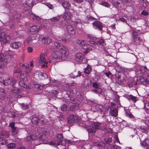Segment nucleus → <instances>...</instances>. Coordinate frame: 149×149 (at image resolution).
<instances>
[{
	"label": "nucleus",
	"mask_w": 149,
	"mask_h": 149,
	"mask_svg": "<svg viewBox=\"0 0 149 149\" xmlns=\"http://www.w3.org/2000/svg\"><path fill=\"white\" fill-rule=\"evenodd\" d=\"M54 45L57 49L64 52L62 53L60 51L54 52L52 56L54 58L65 61H69L71 59L72 57L70 54L68 48L58 42H55Z\"/></svg>",
	"instance_id": "obj_1"
},
{
	"label": "nucleus",
	"mask_w": 149,
	"mask_h": 149,
	"mask_svg": "<svg viewBox=\"0 0 149 149\" xmlns=\"http://www.w3.org/2000/svg\"><path fill=\"white\" fill-rule=\"evenodd\" d=\"M4 54L5 55V57L2 53L0 54V62H2L4 65H7L10 61L8 58L9 57L10 58L13 56L15 54V52L10 50L6 51L4 52Z\"/></svg>",
	"instance_id": "obj_2"
},
{
	"label": "nucleus",
	"mask_w": 149,
	"mask_h": 149,
	"mask_svg": "<svg viewBox=\"0 0 149 149\" xmlns=\"http://www.w3.org/2000/svg\"><path fill=\"white\" fill-rule=\"evenodd\" d=\"M77 43L82 46H84V48L82 50L84 54H86L93 48V47L90 44H86L85 40H77L76 41Z\"/></svg>",
	"instance_id": "obj_3"
},
{
	"label": "nucleus",
	"mask_w": 149,
	"mask_h": 149,
	"mask_svg": "<svg viewBox=\"0 0 149 149\" xmlns=\"http://www.w3.org/2000/svg\"><path fill=\"white\" fill-rule=\"evenodd\" d=\"M10 36L7 34L5 32H3L0 33V41L1 43H8L11 41Z\"/></svg>",
	"instance_id": "obj_4"
},
{
	"label": "nucleus",
	"mask_w": 149,
	"mask_h": 149,
	"mask_svg": "<svg viewBox=\"0 0 149 149\" xmlns=\"http://www.w3.org/2000/svg\"><path fill=\"white\" fill-rule=\"evenodd\" d=\"M87 37L90 40H89V43L95 45H97L99 44L102 45L104 42V41L103 39H100L98 41H96V38L92 35H87Z\"/></svg>",
	"instance_id": "obj_5"
},
{
	"label": "nucleus",
	"mask_w": 149,
	"mask_h": 149,
	"mask_svg": "<svg viewBox=\"0 0 149 149\" xmlns=\"http://www.w3.org/2000/svg\"><path fill=\"white\" fill-rule=\"evenodd\" d=\"M136 74L140 76L145 75L146 74L147 77L149 78V70L146 66H143L139 69H138L135 71Z\"/></svg>",
	"instance_id": "obj_6"
},
{
	"label": "nucleus",
	"mask_w": 149,
	"mask_h": 149,
	"mask_svg": "<svg viewBox=\"0 0 149 149\" xmlns=\"http://www.w3.org/2000/svg\"><path fill=\"white\" fill-rule=\"evenodd\" d=\"M75 61L79 63H85L86 61H83V55L81 52H78L75 55Z\"/></svg>",
	"instance_id": "obj_7"
},
{
	"label": "nucleus",
	"mask_w": 149,
	"mask_h": 149,
	"mask_svg": "<svg viewBox=\"0 0 149 149\" xmlns=\"http://www.w3.org/2000/svg\"><path fill=\"white\" fill-rule=\"evenodd\" d=\"M39 62L40 64L41 65V68L46 67H47V62L46 61L45 55L43 54H41L40 56V59H39Z\"/></svg>",
	"instance_id": "obj_8"
},
{
	"label": "nucleus",
	"mask_w": 149,
	"mask_h": 149,
	"mask_svg": "<svg viewBox=\"0 0 149 149\" xmlns=\"http://www.w3.org/2000/svg\"><path fill=\"white\" fill-rule=\"evenodd\" d=\"M79 119V118L77 115L71 114L69 116L68 118V122L69 123L71 124L77 122Z\"/></svg>",
	"instance_id": "obj_9"
},
{
	"label": "nucleus",
	"mask_w": 149,
	"mask_h": 149,
	"mask_svg": "<svg viewBox=\"0 0 149 149\" xmlns=\"http://www.w3.org/2000/svg\"><path fill=\"white\" fill-rule=\"evenodd\" d=\"M39 40L41 41L42 43L47 45L50 44L52 42V39L49 37H44L42 38V35L39 36Z\"/></svg>",
	"instance_id": "obj_10"
},
{
	"label": "nucleus",
	"mask_w": 149,
	"mask_h": 149,
	"mask_svg": "<svg viewBox=\"0 0 149 149\" xmlns=\"http://www.w3.org/2000/svg\"><path fill=\"white\" fill-rule=\"evenodd\" d=\"M145 134L143 133L142 135L141 134L139 135V138L141 141V144L142 146H147L149 144V139L148 138L145 139L144 140H143L142 142H141V140L144 138H143V137L144 136H145Z\"/></svg>",
	"instance_id": "obj_11"
},
{
	"label": "nucleus",
	"mask_w": 149,
	"mask_h": 149,
	"mask_svg": "<svg viewBox=\"0 0 149 149\" xmlns=\"http://www.w3.org/2000/svg\"><path fill=\"white\" fill-rule=\"evenodd\" d=\"M26 41L29 45H32L36 42V36H29L26 39Z\"/></svg>",
	"instance_id": "obj_12"
},
{
	"label": "nucleus",
	"mask_w": 149,
	"mask_h": 149,
	"mask_svg": "<svg viewBox=\"0 0 149 149\" xmlns=\"http://www.w3.org/2000/svg\"><path fill=\"white\" fill-rule=\"evenodd\" d=\"M93 28L95 29H98L100 30H102L103 27L102 23L99 21H95L93 24Z\"/></svg>",
	"instance_id": "obj_13"
},
{
	"label": "nucleus",
	"mask_w": 149,
	"mask_h": 149,
	"mask_svg": "<svg viewBox=\"0 0 149 149\" xmlns=\"http://www.w3.org/2000/svg\"><path fill=\"white\" fill-rule=\"evenodd\" d=\"M66 29L68 34L74 35L75 33V31L73 27L70 25H68L66 27Z\"/></svg>",
	"instance_id": "obj_14"
},
{
	"label": "nucleus",
	"mask_w": 149,
	"mask_h": 149,
	"mask_svg": "<svg viewBox=\"0 0 149 149\" xmlns=\"http://www.w3.org/2000/svg\"><path fill=\"white\" fill-rule=\"evenodd\" d=\"M40 29L38 26L37 27L36 26H31L30 28V32L31 34H36L40 31Z\"/></svg>",
	"instance_id": "obj_15"
},
{
	"label": "nucleus",
	"mask_w": 149,
	"mask_h": 149,
	"mask_svg": "<svg viewBox=\"0 0 149 149\" xmlns=\"http://www.w3.org/2000/svg\"><path fill=\"white\" fill-rule=\"evenodd\" d=\"M57 142H55V143L52 142H50L49 143V144L50 145H58L61 144L63 146H65L66 144V142L65 141L63 140L59 139L57 140Z\"/></svg>",
	"instance_id": "obj_16"
},
{
	"label": "nucleus",
	"mask_w": 149,
	"mask_h": 149,
	"mask_svg": "<svg viewBox=\"0 0 149 149\" xmlns=\"http://www.w3.org/2000/svg\"><path fill=\"white\" fill-rule=\"evenodd\" d=\"M21 45V43L19 42H15L12 43L10 45V47L15 49H17Z\"/></svg>",
	"instance_id": "obj_17"
},
{
	"label": "nucleus",
	"mask_w": 149,
	"mask_h": 149,
	"mask_svg": "<svg viewBox=\"0 0 149 149\" xmlns=\"http://www.w3.org/2000/svg\"><path fill=\"white\" fill-rule=\"evenodd\" d=\"M33 63L31 62H30V65L27 64H26V65L25 66L26 73H28L31 71L33 68Z\"/></svg>",
	"instance_id": "obj_18"
},
{
	"label": "nucleus",
	"mask_w": 149,
	"mask_h": 149,
	"mask_svg": "<svg viewBox=\"0 0 149 149\" xmlns=\"http://www.w3.org/2000/svg\"><path fill=\"white\" fill-rule=\"evenodd\" d=\"M109 114L112 116L114 117L117 116L118 114L117 109L116 108L111 109L110 111Z\"/></svg>",
	"instance_id": "obj_19"
},
{
	"label": "nucleus",
	"mask_w": 149,
	"mask_h": 149,
	"mask_svg": "<svg viewBox=\"0 0 149 149\" xmlns=\"http://www.w3.org/2000/svg\"><path fill=\"white\" fill-rule=\"evenodd\" d=\"M140 81L143 84H149V78H146L143 77H141L140 78Z\"/></svg>",
	"instance_id": "obj_20"
},
{
	"label": "nucleus",
	"mask_w": 149,
	"mask_h": 149,
	"mask_svg": "<svg viewBox=\"0 0 149 149\" xmlns=\"http://www.w3.org/2000/svg\"><path fill=\"white\" fill-rule=\"evenodd\" d=\"M71 17V14L69 12H67L64 13L63 18L65 20H70Z\"/></svg>",
	"instance_id": "obj_21"
},
{
	"label": "nucleus",
	"mask_w": 149,
	"mask_h": 149,
	"mask_svg": "<svg viewBox=\"0 0 149 149\" xmlns=\"http://www.w3.org/2000/svg\"><path fill=\"white\" fill-rule=\"evenodd\" d=\"M92 81L89 79H86L84 80V85L85 87L89 86L91 85Z\"/></svg>",
	"instance_id": "obj_22"
},
{
	"label": "nucleus",
	"mask_w": 149,
	"mask_h": 149,
	"mask_svg": "<svg viewBox=\"0 0 149 149\" xmlns=\"http://www.w3.org/2000/svg\"><path fill=\"white\" fill-rule=\"evenodd\" d=\"M102 124L99 123H94L92 124V127L95 130L100 129L101 127Z\"/></svg>",
	"instance_id": "obj_23"
},
{
	"label": "nucleus",
	"mask_w": 149,
	"mask_h": 149,
	"mask_svg": "<svg viewBox=\"0 0 149 149\" xmlns=\"http://www.w3.org/2000/svg\"><path fill=\"white\" fill-rule=\"evenodd\" d=\"M104 108L101 105L97 104L95 106V109L96 111L102 112L104 109Z\"/></svg>",
	"instance_id": "obj_24"
},
{
	"label": "nucleus",
	"mask_w": 149,
	"mask_h": 149,
	"mask_svg": "<svg viewBox=\"0 0 149 149\" xmlns=\"http://www.w3.org/2000/svg\"><path fill=\"white\" fill-rule=\"evenodd\" d=\"M20 92V90L18 89H16L13 90L12 91V92L14 94L15 93H16L15 95V96L16 97L19 98L22 97V96L20 95H17V94L19 93Z\"/></svg>",
	"instance_id": "obj_25"
},
{
	"label": "nucleus",
	"mask_w": 149,
	"mask_h": 149,
	"mask_svg": "<svg viewBox=\"0 0 149 149\" xmlns=\"http://www.w3.org/2000/svg\"><path fill=\"white\" fill-rule=\"evenodd\" d=\"M108 149H121L120 147L114 144H109L107 146Z\"/></svg>",
	"instance_id": "obj_26"
},
{
	"label": "nucleus",
	"mask_w": 149,
	"mask_h": 149,
	"mask_svg": "<svg viewBox=\"0 0 149 149\" xmlns=\"http://www.w3.org/2000/svg\"><path fill=\"white\" fill-rule=\"evenodd\" d=\"M7 143V140L3 137L0 138V145H4Z\"/></svg>",
	"instance_id": "obj_27"
},
{
	"label": "nucleus",
	"mask_w": 149,
	"mask_h": 149,
	"mask_svg": "<svg viewBox=\"0 0 149 149\" xmlns=\"http://www.w3.org/2000/svg\"><path fill=\"white\" fill-rule=\"evenodd\" d=\"M126 97L128 99L131 100L134 102H136L137 100L136 97L133 96L132 95H127Z\"/></svg>",
	"instance_id": "obj_28"
},
{
	"label": "nucleus",
	"mask_w": 149,
	"mask_h": 149,
	"mask_svg": "<svg viewBox=\"0 0 149 149\" xmlns=\"http://www.w3.org/2000/svg\"><path fill=\"white\" fill-rule=\"evenodd\" d=\"M62 6L64 8L69 9L70 7V4L67 1H64L62 3Z\"/></svg>",
	"instance_id": "obj_29"
},
{
	"label": "nucleus",
	"mask_w": 149,
	"mask_h": 149,
	"mask_svg": "<svg viewBox=\"0 0 149 149\" xmlns=\"http://www.w3.org/2000/svg\"><path fill=\"white\" fill-rule=\"evenodd\" d=\"M20 86L26 88H29V87L23 81H21L19 83Z\"/></svg>",
	"instance_id": "obj_30"
},
{
	"label": "nucleus",
	"mask_w": 149,
	"mask_h": 149,
	"mask_svg": "<svg viewBox=\"0 0 149 149\" xmlns=\"http://www.w3.org/2000/svg\"><path fill=\"white\" fill-rule=\"evenodd\" d=\"M36 3H34L32 0H27L26 3H25L26 5L29 6H32L35 4Z\"/></svg>",
	"instance_id": "obj_31"
},
{
	"label": "nucleus",
	"mask_w": 149,
	"mask_h": 149,
	"mask_svg": "<svg viewBox=\"0 0 149 149\" xmlns=\"http://www.w3.org/2000/svg\"><path fill=\"white\" fill-rule=\"evenodd\" d=\"M91 70V66L90 65H88L85 69L84 72L86 74H89L90 73Z\"/></svg>",
	"instance_id": "obj_32"
},
{
	"label": "nucleus",
	"mask_w": 149,
	"mask_h": 149,
	"mask_svg": "<svg viewBox=\"0 0 149 149\" xmlns=\"http://www.w3.org/2000/svg\"><path fill=\"white\" fill-rule=\"evenodd\" d=\"M1 134V136L4 137L5 138L8 137L10 135L9 133L8 132L5 131L2 132Z\"/></svg>",
	"instance_id": "obj_33"
},
{
	"label": "nucleus",
	"mask_w": 149,
	"mask_h": 149,
	"mask_svg": "<svg viewBox=\"0 0 149 149\" xmlns=\"http://www.w3.org/2000/svg\"><path fill=\"white\" fill-rule=\"evenodd\" d=\"M37 138V137L35 135H32L29 136H28L26 138V140L27 141H30L31 140L36 139Z\"/></svg>",
	"instance_id": "obj_34"
},
{
	"label": "nucleus",
	"mask_w": 149,
	"mask_h": 149,
	"mask_svg": "<svg viewBox=\"0 0 149 149\" xmlns=\"http://www.w3.org/2000/svg\"><path fill=\"white\" fill-rule=\"evenodd\" d=\"M39 118L37 117H34L31 120V122L34 124H37L39 122Z\"/></svg>",
	"instance_id": "obj_35"
},
{
	"label": "nucleus",
	"mask_w": 149,
	"mask_h": 149,
	"mask_svg": "<svg viewBox=\"0 0 149 149\" xmlns=\"http://www.w3.org/2000/svg\"><path fill=\"white\" fill-rule=\"evenodd\" d=\"M33 87L40 90L42 89L43 88V86L37 84H34L33 85Z\"/></svg>",
	"instance_id": "obj_36"
},
{
	"label": "nucleus",
	"mask_w": 149,
	"mask_h": 149,
	"mask_svg": "<svg viewBox=\"0 0 149 149\" xmlns=\"http://www.w3.org/2000/svg\"><path fill=\"white\" fill-rule=\"evenodd\" d=\"M81 75V72L79 71L78 72L74 71V74L72 77L73 78H75L76 77H79Z\"/></svg>",
	"instance_id": "obj_37"
},
{
	"label": "nucleus",
	"mask_w": 149,
	"mask_h": 149,
	"mask_svg": "<svg viewBox=\"0 0 149 149\" xmlns=\"http://www.w3.org/2000/svg\"><path fill=\"white\" fill-rule=\"evenodd\" d=\"M144 108L146 111L149 113V102L144 104Z\"/></svg>",
	"instance_id": "obj_38"
},
{
	"label": "nucleus",
	"mask_w": 149,
	"mask_h": 149,
	"mask_svg": "<svg viewBox=\"0 0 149 149\" xmlns=\"http://www.w3.org/2000/svg\"><path fill=\"white\" fill-rule=\"evenodd\" d=\"M6 95L5 91L2 88H0V97H3Z\"/></svg>",
	"instance_id": "obj_39"
},
{
	"label": "nucleus",
	"mask_w": 149,
	"mask_h": 149,
	"mask_svg": "<svg viewBox=\"0 0 149 149\" xmlns=\"http://www.w3.org/2000/svg\"><path fill=\"white\" fill-rule=\"evenodd\" d=\"M136 45L139 44L140 42V39L138 36L133 39Z\"/></svg>",
	"instance_id": "obj_40"
},
{
	"label": "nucleus",
	"mask_w": 149,
	"mask_h": 149,
	"mask_svg": "<svg viewBox=\"0 0 149 149\" xmlns=\"http://www.w3.org/2000/svg\"><path fill=\"white\" fill-rule=\"evenodd\" d=\"M125 115L127 116L130 118H133L134 117L130 111H126Z\"/></svg>",
	"instance_id": "obj_41"
},
{
	"label": "nucleus",
	"mask_w": 149,
	"mask_h": 149,
	"mask_svg": "<svg viewBox=\"0 0 149 149\" xmlns=\"http://www.w3.org/2000/svg\"><path fill=\"white\" fill-rule=\"evenodd\" d=\"M15 146V144L14 143H10L7 145L8 148L10 149L14 148Z\"/></svg>",
	"instance_id": "obj_42"
},
{
	"label": "nucleus",
	"mask_w": 149,
	"mask_h": 149,
	"mask_svg": "<svg viewBox=\"0 0 149 149\" xmlns=\"http://www.w3.org/2000/svg\"><path fill=\"white\" fill-rule=\"evenodd\" d=\"M102 89L100 88H98L96 89H93L92 91L95 92L96 93L100 94L102 92Z\"/></svg>",
	"instance_id": "obj_43"
},
{
	"label": "nucleus",
	"mask_w": 149,
	"mask_h": 149,
	"mask_svg": "<svg viewBox=\"0 0 149 149\" xmlns=\"http://www.w3.org/2000/svg\"><path fill=\"white\" fill-rule=\"evenodd\" d=\"M11 83V80L9 79H7L5 81H4L3 84L7 86L10 85Z\"/></svg>",
	"instance_id": "obj_44"
},
{
	"label": "nucleus",
	"mask_w": 149,
	"mask_h": 149,
	"mask_svg": "<svg viewBox=\"0 0 149 149\" xmlns=\"http://www.w3.org/2000/svg\"><path fill=\"white\" fill-rule=\"evenodd\" d=\"M60 18V16H58L57 17H55L51 18V20L52 22H55L58 21Z\"/></svg>",
	"instance_id": "obj_45"
},
{
	"label": "nucleus",
	"mask_w": 149,
	"mask_h": 149,
	"mask_svg": "<svg viewBox=\"0 0 149 149\" xmlns=\"http://www.w3.org/2000/svg\"><path fill=\"white\" fill-rule=\"evenodd\" d=\"M61 40L63 42L66 43H69L70 41L69 39H66V38L64 37H62Z\"/></svg>",
	"instance_id": "obj_46"
},
{
	"label": "nucleus",
	"mask_w": 149,
	"mask_h": 149,
	"mask_svg": "<svg viewBox=\"0 0 149 149\" xmlns=\"http://www.w3.org/2000/svg\"><path fill=\"white\" fill-rule=\"evenodd\" d=\"M100 4L102 6L107 7H109L110 6V5L108 3L105 2H101Z\"/></svg>",
	"instance_id": "obj_47"
},
{
	"label": "nucleus",
	"mask_w": 149,
	"mask_h": 149,
	"mask_svg": "<svg viewBox=\"0 0 149 149\" xmlns=\"http://www.w3.org/2000/svg\"><path fill=\"white\" fill-rule=\"evenodd\" d=\"M106 142L108 145L110 144L112 141V139L110 138H107L105 139Z\"/></svg>",
	"instance_id": "obj_48"
},
{
	"label": "nucleus",
	"mask_w": 149,
	"mask_h": 149,
	"mask_svg": "<svg viewBox=\"0 0 149 149\" xmlns=\"http://www.w3.org/2000/svg\"><path fill=\"white\" fill-rule=\"evenodd\" d=\"M30 17H32V18L33 19H36L38 20L40 19L39 17L38 16H37L33 14H31Z\"/></svg>",
	"instance_id": "obj_49"
},
{
	"label": "nucleus",
	"mask_w": 149,
	"mask_h": 149,
	"mask_svg": "<svg viewBox=\"0 0 149 149\" xmlns=\"http://www.w3.org/2000/svg\"><path fill=\"white\" fill-rule=\"evenodd\" d=\"M89 133H94L95 132V129L93 128H90L87 129Z\"/></svg>",
	"instance_id": "obj_50"
},
{
	"label": "nucleus",
	"mask_w": 149,
	"mask_h": 149,
	"mask_svg": "<svg viewBox=\"0 0 149 149\" xmlns=\"http://www.w3.org/2000/svg\"><path fill=\"white\" fill-rule=\"evenodd\" d=\"M114 143H118V142L120 143V142L118 138V135L116 134H115L114 136Z\"/></svg>",
	"instance_id": "obj_51"
},
{
	"label": "nucleus",
	"mask_w": 149,
	"mask_h": 149,
	"mask_svg": "<svg viewBox=\"0 0 149 149\" xmlns=\"http://www.w3.org/2000/svg\"><path fill=\"white\" fill-rule=\"evenodd\" d=\"M61 110L63 111H65L67 109V106L65 104H63L61 106Z\"/></svg>",
	"instance_id": "obj_52"
},
{
	"label": "nucleus",
	"mask_w": 149,
	"mask_h": 149,
	"mask_svg": "<svg viewBox=\"0 0 149 149\" xmlns=\"http://www.w3.org/2000/svg\"><path fill=\"white\" fill-rule=\"evenodd\" d=\"M22 109L24 110H26L28 109V107L27 105H25L24 104H21Z\"/></svg>",
	"instance_id": "obj_53"
},
{
	"label": "nucleus",
	"mask_w": 149,
	"mask_h": 149,
	"mask_svg": "<svg viewBox=\"0 0 149 149\" xmlns=\"http://www.w3.org/2000/svg\"><path fill=\"white\" fill-rule=\"evenodd\" d=\"M132 38L133 39L138 37L137 32L134 31H132Z\"/></svg>",
	"instance_id": "obj_54"
},
{
	"label": "nucleus",
	"mask_w": 149,
	"mask_h": 149,
	"mask_svg": "<svg viewBox=\"0 0 149 149\" xmlns=\"http://www.w3.org/2000/svg\"><path fill=\"white\" fill-rule=\"evenodd\" d=\"M141 14L144 16H147L148 15V12L145 10H143L141 13Z\"/></svg>",
	"instance_id": "obj_55"
},
{
	"label": "nucleus",
	"mask_w": 149,
	"mask_h": 149,
	"mask_svg": "<svg viewBox=\"0 0 149 149\" xmlns=\"http://www.w3.org/2000/svg\"><path fill=\"white\" fill-rule=\"evenodd\" d=\"M12 128V131L13 133V135L15 136L17 134V133H15V132L16 131V127H13L11 128Z\"/></svg>",
	"instance_id": "obj_56"
},
{
	"label": "nucleus",
	"mask_w": 149,
	"mask_h": 149,
	"mask_svg": "<svg viewBox=\"0 0 149 149\" xmlns=\"http://www.w3.org/2000/svg\"><path fill=\"white\" fill-rule=\"evenodd\" d=\"M56 137L58 139H62L63 138V136L62 134L61 133L58 134L56 135Z\"/></svg>",
	"instance_id": "obj_57"
},
{
	"label": "nucleus",
	"mask_w": 149,
	"mask_h": 149,
	"mask_svg": "<svg viewBox=\"0 0 149 149\" xmlns=\"http://www.w3.org/2000/svg\"><path fill=\"white\" fill-rule=\"evenodd\" d=\"M45 5L46 6H47L50 9H52V8H53L52 5L49 3H45Z\"/></svg>",
	"instance_id": "obj_58"
},
{
	"label": "nucleus",
	"mask_w": 149,
	"mask_h": 149,
	"mask_svg": "<svg viewBox=\"0 0 149 149\" xmlns=\"http://www.w3.org/2000/svg\"><path fill=\"white\" fill-rule=\"evenodd\" d=\"M87 18L88 19V20L90 21H94L96 19L95 18L91 16V17H87Z\"/></svg>",
	"instance_id": "obj_59"
},
{
	"label": "nucleus",
	"mask_w": 149,
	"mask_h": 149,
	"mask_svg": "<svg viewBox=\"0 0 149 149\" xmlns=\"http://www.w3.org/2000/svg\"><path fill=\"white\" fill-rule=\"evenodd\" d=\"M140 129L143 130V132H144V131H146L147 130V127L145 126H141L140 127Z\"/></svg>",
	"instance_id": "obj_60"
},
{
	"label": "nucleus",
	"mask_w": 149,
	"mask_h": 149,
	"mask_svg": "<svg viewBox=\"0 0 149 149\" xmlns=\"http://www.w3.org/2000/svg\"><path fill=\"white\" fill-rule=\"evenodd\" d=\"M93 87L96 88V89L98 88V85L96 82L93 83Z\"/></svg>",
	"instance_id": "obj_61"
},
{
	"label": "nucleus",
	"mask_w": 149,
	"mask_h": 149,
	"mask_svg": "<svg viewBox=\"0 0 149 149\" xmlns=\"http://www.w3.org/2000/svg\"><path fill=\"white\" fill-rule=\"evenodd\" d=\"M99 143V142H95L93 143V145L94 146H100L101 145L102 143Z\"/></svg>",
	"instance_id": "obj_62"
},
{
	"label": "nucleus",
	"mask_w": 149,
	"mask_h": 149,
	"mask_svg": "<svg viewBox=\"0 0 149 149\" xmlns=\"http://www.w3.org/2000/svg\"><path fill=\"white\" fill-rule=\"evenodd\" d=\"M33 50L32 48L31 47H29L28 48L27 51L29 53L31 52Z\"/></svg>",
	"instance_id": "obj_63"
},
{
	"label": "nucleus",
	"mask_w": 149,
	"mask_h": 149,
	"mask_svg": "<svg viewBox=\"0 0 149 149\" xmlns=\"http://www.w3.org/2000/svg\"><path fill=\"white\" fill-rule=\"evenodd\" d=\"M15 123L13 122L9 124V126L11 128L15 127Z\"/></svg>",
	"instance_id": "obj_64"
}]
</instances>
